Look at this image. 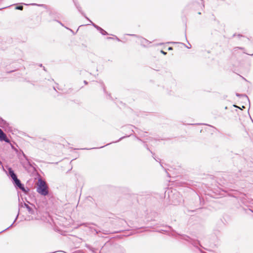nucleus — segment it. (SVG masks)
<instances>
[{"mask_svg": "<svg viewBox=\"0 0 253 253\" xmlns=\"http://www.w3.org/2000/svg\"><path fill=\"white\" fill-rule=\"evenodd\" d=\"M8 172H9V174L11 176L12 179L16 178V175H15V174L14 173V171H13V170L11 168L8 169Z\"/></svg>", "mask_w": 253, "mask_h": 253, "instance_id": "4", "label": "nucleus"}, {"mask_svg": "<svg viewBox=\"0 0 253 253\" xmlns=\"http://www.w3.org/2000/svg\"><path fill=\"white\" fill-rule=\"evenodd\" d=\"M16 9H19V10H22L23 9V6H17L16 7Z\"/></svg>", "mask_w": 253, "mask_h": 253, "instance_id": "6", "label": "nucleus"}, {"mask_svg": "<svg viewBox=\"0 0 253 253\" xmlns=\"http://www.w3.org/2000/svg\"><path fill=\"white\" fill-rule=\"evenodd\" d=\"M94 27H95L96 28L100 29V30H101V31H102V33L103 34H105L104 33H104H106V32H105V31H104L103 30V29H101V28H98V27H97V26H95V25H94Z\"/></svg>", "mask_w": 253, "mask_h": 253, "instance_id": "7", "label": "nucleus"}, {"mask_svg": "<svg viewBox=\"0 0 253 253\" xmlns=\"http://www.w3.org/2000/svg\"><path fill=\"white\" fill-rule=\"evenodd\" d=\"M14 182V184L16 186L18 187L20 189L23 191H25V189L23 185L21 183L20 180L16 177V178L12 179Z\"/></svg>", "mask_w": 253, "mask_h": 253, "instance_id": "2", "label": "nucleus"}, {"mask_svg": "<svg viewBox=\"0 0 253 253\" xmlns=\"http://www.w3.org/2000/svg\"><path fill=\"white\" fill-rule=\"evenodd\" d=\"M37 191L42 195H46L48 194L47 186L45 182L42 179H39L38 182Z\"/></svg>", "mask_w": 253, "mask_h": 253, "instance_id": "1", "label": "nucleus"}, {"mask_svg": "<svg viewBox=\"0 0 253 253\" xmlns=\"http://www.w3.org/2000/svg\"><path fill=\"white\" fill-rule=\"evenodd\" d=\"M0 140H4L7 142H9V140L6 138L5 134L3 132L1 129H0Z\"/></svg>", "mask_w": 253, "mask_h": 253, "instance_id": "3", "label": "nucleus"}, {"mask_svg": "<svg viewBox=\"0 0 253 253\" xmlns=\"http://www.w3.org/2000/svg\"><path fill=\"white\" fill-rule=\"evenodd\" d=\"M162 53H163L164 54H166V52L163 51H161Z\"/></svg>", "mask_w": 253, "mask_h": 253, "instance_id": "8", "label": "nucleus"}, {"mask_svg": "<svg viewBox=\"0 0 253 253\" xmlns=\"http://www.w3.org/2000/svg\"><path fill=\"white\" fill-rule=\"evenodd\" d=\"M172 49V47H169V50H171Z\"/></svg>", "mask_w": 253, "mask_h": 253, "instance_id": "9", "label": "nucleus"}, {"mask_svg": "<svg viewBox=\"0 0 253 253\" xmlns=\"http://www.w3.org/2000/svg\"><path fill=\"white\" fill-rule=\"evenodd\" d=\"M24 206L26 207V208L28 210V211L29 212H30L31 209L30 208V207L28 205L26 204H24Z\"/></svg>", "mask_w": 253, "mask_h": 253, "instance_id": "5", "label": "nucleus"}]
</instances>
